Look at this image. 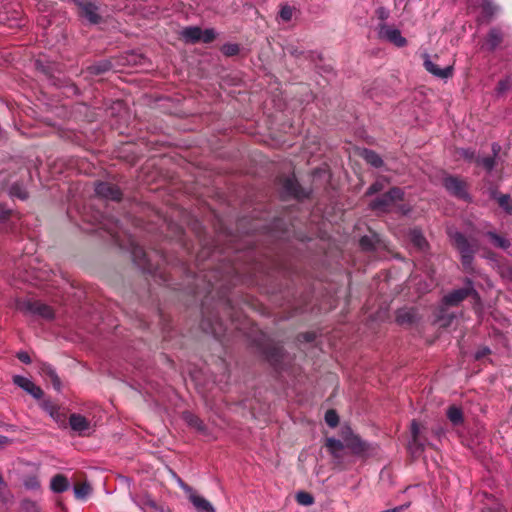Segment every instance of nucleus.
Returning <instances> with one entry per match:
<instances>
[{
    "instance_id": "obj_1",
    "label": "nucleus",
    "mask_w": 512,
    "mask_h": 512,
    "mask_svg": "<svg viewBox=\"0 0 512 512\" xmlns=\"http://www.w3.org/2000/svg\"><path fill=\"white\" fill-rule=\"evenodd\" d=\"M207 299L202 303L201 313V328L204 332L212 334L214 337L219 338L226 330V326L222 319L219 316V310L223 309L226 311L227 315L231 318V321H234L233 318V306L231 300L222 296L217 302L213 309L210 311L207 307Z\"/></svg>"
},
{
    "instance_id": "obj_2",
    "label": "nucleus",
    "mask_w": 512,
    "mask_h": 512,
    "mask_svg": "<svg viewBox=\"0 0 512 512\" xmlns=\"http://www.w3.org/2000/svg\"><path fill=\"white\" fill-rule=\"evenodd\" d=\"M447 234L451 240L452 246L460 255V261L463 270L471 273L474 270L473 262L476 253L479 250V242L476 238H468L462 232L449 228Z\"/></svg>"
},
{
    "instance_id": "obj_3",
    "label": "nucleus",
    "mask_w": 512,
    "mask_h": 512,
    "mask_svg": "<svg viewBox=\"0 0 512 512\" xmlns=\"http://www.w3.org/2000/svg\"><path fill=\"white\" fill-rule=\"evenodd\" d=\"M0 25L9 28H20L25 25L23 11L18 2L0 0Z\"/></svg>"
},
{
    "instance_id": "obj_4",
    "label": "nucleus",
    "mask_w": 512,
    "mask_h": 512,
    "mask_svg": "<svg viewBox=\"0 0 512 512\" xmlns=\"http://www.w3.org/2000/svg\"><path fill=\"white\" fill-rule=\"evenodd\" d=\"M16 308L24 315L35 316L46 321H51L55 317L53 308L39 300L26 299L17 301Z\"/></svg>"
},
{
    "instance_id": "obj_5",
    "label": "nucleus",
    "mask_w": 512,
    "mask_h": 512,
    "mask_svg": "<svg viewBox=\"0 0 512 512\" xmlns=\"http://www.w3.org/2000/svg\"><path fill=\"white\" fill-rule=\"evenodd\" d=\"M280 186V192L283 198H293L296 200H304L310 197V190L305 189L298 182L295 176H280L277 179Z\"/></svg>"
},
{
    "instance_id": "obj_6",
    "label": "nucleus",
    "mask_w": 512,
    "mask_h": 512,
    "mask_svg": "<svg viewBox=\"0 0 512 512\" xmlns=\"http://www.w3.org/2000/svg\"><path fill=\"white\" fill-rule=\"evenodd\" d=\"M463 282L465 284L464 287L455 289L443 297V303L446 306L456 307L468 297H471L476 302H480L481 297L474 288L473 281L470 278H465Z\"/></svg>"
},
{
    "instance_id": "obj_7",
    "label": "nucleus",
    "mask_w": 512,
    "mask_h": 512,
    "mask_svg": "<svg viewBox=\"0 0 512 512\" xmlns=\"http://www.w3.org/2000/svg\"><path fill=\"white\" fill-rule=\"evenodd\" d=\"M442 185L453 197L467 203L472 202V197L468 193V183L463 178L455 175H446L442 179Z\"/></svg>"
},
{
    "instance_id": "obj_8",
    "label": "nucleus",
    "mask_w": 512,
    "mask_h": 512,
    "mask_svg": "<svg viewBox=\"0 0 512 512\" xmlns=\"http://www.w3.org/2000/svg\"><path fill=\"white\" fill-rule=\"evenodd\" d=\"M404 198V192L399 187H392L386 193L381 194L370 203V208L374 211L387 213L391 208Z\"/></svg>"
},
{
    "instance_id": "obj_9",
    "label": "nucleus",
    "mask_w": 512,
    "mask_h": 512,
    "mask_svg": "<svg viewBox=\"0 0 512 512\" xmlns=\"http://www.w3.org/2000/svg\"><path fill=\"white\" fill-rule=\"evenodd\" d=\"M258 347L265 360L273 366L275 370H279L284 357L283 346L271 340H266L263 343H259Z\"/></svg>"
},
{
    "instance_id": "obj_10",
    "label": "nucleus",
    "mask_w": 512,
    "mask_h": 512,
    "mask_svg": "<svg viewBox=\"0 0 512 512\" xmlns=\"http://www.w3.org/2000/svg\"><path fill=\"white\" fill-rule=\"evenodd\" d=\"M508 38L509 34L507 31L499 26H494L489 29L485 37L483 48L488 52H494L501 48L506 43Z\"/></svg>"
},
{
    "instance_id": "obj_11",
    "label": "nucleus",
    "mask_w": 512,
    "mask_h": 512,
    "mask_svg": "<svg viewBox=\"0 0 512 512\" xmlns=\"http://www.w3.org/2000/svg\"><path fill=\"white\" fill-rule=\"evenodd\" d=\"M131 255L134 263L144 272L155 274L158 266L152 262L150 254L139 245L132 244Z\"/></svg>"
},
{
    "instance_id": "obj_12",
    "label": "nucleus",
    "mask_w": 512,
    "mask_h": 512,
    "mask_svg": "<svg viewBox=\"0 0 512 512\" xmlns=\"http://www.w3.org/2000/svg\"><path fill=\"white\" fill-rule=\"evenodd\" d=\"M179 484L180 487L185 491V493L188 494L189 500L197 510L205 512H215V509L212 506V504L202 496L196 494L192 487L184 483L182 480H179Z\"/></svg>"
},
{
    "instance_id": "obj_13",
    "label": "nucleus",
    "mask_w": 512,
    "mask_h": 512,
    "mask_svg": "<svg viewBox=\"0 0 512 512\" xmlns=\"http://www.w3.org/2000/svg\"><path fill=\"white\" fill-rule=\"evenodd\" d=\"M420 320L418 311L414 307L400 308L395 313V321L398 325L410 328Z\"/></svg>"
},
{
    "instance_id": "obj_14",
    "label": "nucleus",
    "mask_w": 512,
    "mask_h": 512,
    "mask_svg": "<svg viewBox=\"0 0 512 512\" xmlns=\"http://www.w3.org/2000/svg\"><path fill=\"white\" fill-rule=\"evenodd\" d=\"M379 37L381 39H385V40L393 43L397 47H404L407 44L406 38H404L401 35V32L399 29H397L393 26H388L384 23L379 25Z\"/></svg>"
},
{
    "instance_id": "obj_15",
    "label": "nucleus",
    "mask_w": 512,
    "mask_h": 512,
    "mask_svg": "<svg viewBox=\"0 0 512 512\" xmlns=\"http://www.w3.org/2000/svg\"><path fill=\"white\" fill-rule=\"evenodd\" d=\"M78 7V13L81 18L89 23H96V5L94 0H74Z\"/></svg>"
},
{
    "instance_id": "obj_16",
    "label": "nucleus",
    "mask_w": 512,
    "mask_h": 512,
    "mask_svg": "<svg viewBox=\"0 0 512 512\" xmlns=\"http://www.w3.org/2000/svg\"><path fill=\"white\" fill-rule=\"evenodd\" d=\"M424 62L423 66L424 68L431 73L432 75L441 78V79H447L452 77L453 75V66H447L445 68H440L437 64H435L429 57L428 54H425L423 56Z\"/></svg>"
},
{
    "instance_id": "obj_17",
    "label": "nucleus",
    "mask_w": 512,
    "mask_h": 512,
    "mask_svg": "<svg viewBox=\"0 0 512 512\" xmlns=\"http://www.w3.org/2000/svg\"><path fill=\"white\" fill-rule=\"evenodd\" d=\"M13 383L32 395L35 399H41L44 395L43 390L39 386L35 385L24 376L15 375L13 377Z\"/></svg>"
},
{
    "instance_id": "obj_18",
    "label": "nucleus",
    "mask_w": 512,
    "mask_h": 512,
    "mask_svg": "<svg viewBox=\"0 0 512 512\" xmlns=\"http://www.w3.org/2000/svg\"><path fill=\"white\" fill-rule=\"evenodd\" d=\"M97 191L98 197H104L116 202H119L122 199V191L118 186L111 183L98 182Z\"/></svg>"
},
{
    "instance_id": "obj_19",
    "label": "nucleus",
    "mask_w": 512,
    "mask_h": 512,
    "mask_svg": "<svg viewBox=\"0 0 512 512\" xmlns=\"http://www.w3.org/2000/svg\"><path fill=\"white\" fill-rule=\"evenodd\" d=\"M86 209L87 207L84 206L81 212V223L79 227L83 232L93 234L96 231V215L93 210L88 212Z\"/></svg>"
},
{
    "instance_id": "obj_20",
    "label": "nucleus",
    "mask_w": 512,
    "mask_h": 512,
    "mask_svg": "<svg viewBox=\"0 0 512 512\" xmlns=\"http://www.w3.org/2000/svg\"><path fill=\"white\" fill-rule=\"evenodd\" d=\"M16 219H19L18 213L6 204L0 203V229L8 230L10 223Z\"/></svg>"
},
{
    "instance_id": "obj_21",
    "label": "nucleus",
    "mask_w": 512,
    "mask_h": 512,
    "mask_svg": "<svg viewBox=\"0 0 512 512\" xmlns=\"http://www.w3.org/2000/svg\"><path fill=\"white\" fill-rule=\"evenodd\" d=\"M420 425L416 420L411 423V435L412 440L409 442L408 448L413 453L422 452L424 450V444L421 442L420 437Z\"/></svg>"
},
{
    "instance_id": "obj_22",
    "label": "nucleus",
    "mask_w": 512,
    "mask_h": 512,
    "mask_svg": "<svg viewBox=\"0 0 512 512\" xmlns=\"http://www.w3.org/2000/svg\"><path fill=\"white\" fill-rule=\"evenodd\" d=\"M69 425L71 429L79 435H84L85 431L89 429L88 420L84 416L76 413L70 415Z\"/></svg>"
},
{
    "instance_id": "obj_23",
    "label": "nucleus",
    "mask_w": 512,
    "mask_h": 512,
    "mask_svg": "<svg viewBox=\"0 0 512 512\" xmlns=\"http://www.w3.org/2000/svg\"><path fill=\"white\" fill-rule=\"evenodd\" d=\"M201 32L202 29L198 26H188L181 31L180 35L186 43L196 44L201 41Z\"/></svg>"
},
{
    "instance_id": "obj_24",
    "label": "nucleus",
    "mask_w": 512,
    "mask_h": 512,
    "mask_svg": "<svg viewBox=\"0 0 512 512\" xmlns=\"http://www.w3.org/2000/svg\"><path fill=\"white\" fill-rule=\"evenodd\" d=\"M70 486L68 478L63 474H56L51 478L50 489L54 493H63Z\"/></svg>"
},
{
    "instance_id": "obj_25",
    "label": "nucleus",
    "mask_w": 512,
    "mask_h": 512,
    "mask_svg": "<svg viewBox=\"0 0 512 512\" xmlns=\"http://www.w3.org/2000/svg\"><path fill=\"white\" fill-rule=\"evenodd\" d=\"M482 16L489 22L499 11V6L492 0H481L479 4Z\"/></svg>"
},
{
    "instance_id": "obj_26",
    "label": "nucleus",
    "mask_w": 512,
    "mask_h": 512,
    "mask_svg": "<svg viewBox=\"0 0 512 512\" xmlns=\"http://www.w3.org/2000/svg\"><path fill=\"white\" fill-rule=\"evenodd\" d=\"M359 245L363 251H375L380 245V239L377 234L372 236L364 235L360 238Z\"/></svg>"
},
{
    "instance_id": "obj_27",
    "label": "nucleus",
    "mask_w": 512,
    "mask_h": 512,
    "mask_svg": "<svg viewBox=\"0 0 512 512\" xmlns=\"http://www.w3.org/2000/svg\"><path fill=\"white\" fill-rule=\"evenodd\" d=\"M346 446L354 454H362L368 450V444L358 436H352L346 440Z\"/></svg>"
},
{
    "instance_id": "obj_28",
    "label": "nucleus",
    "mask_w": 512,
    "mask_h": 512,
    "mask_svg": "<svg viewBox=\"0 0 512 512\" xmlns=\"http://www.w3.org/2000/svg\"><path fill=\"white\" fill-rule=\"evenodd\" d=\"M361 156L368 164L375 168H380L384 164L381 156L373 150L363 149Z\"/></svg>"
},
{
    "instance_id": "obj_29",
    "label": "nucleus",
    "mask_w": 512,
    "mask_h": 512,
    "mask_svg": "<svg viewBox=\"0 0 512 512\" xmlns=\"http://www.w3.org/2000/svg\"><path fill=\"white\" fill-rule=\"evenodd\" d=\"M412 244L419 250H424L428 246V242L420 229L414 228L409 233Z\"/></svg>"
},
{
    "instance_id": "obj_30",
    "label": "nucleus",
    "mask_w": 512,
    "mask_h": 512,
    "mask_svg": "<svg viewBox=\"0 0 512 512\" xmlns=\"http://www.w3.org/2000/svg\"><path fill=\"white\" fill-rule=\"evenodd\" d=\"M42 372L50 380L53 388L59 391L61 389V381L55 369L49 364H44L42 366Z\"/></svg>"
},
{
    "instance_id": "obj_31",
    "label": "nucleus",
    "mask_w": 512,
    "mask_h": 512,
    "mask_svg": "<svg viewBox=\"0 0 512 512\" xmlns=\"http://www.w3.org/2000/svg\"><path fill=\"white\" fill-rule=\"evenodd\" d=\"M447 417L455 426L461 425L464 422L463 412L456 406H450L448 408Z\"/></svg>"
},
{
    "instance_id": "obj_32",
    "label": "nucleus",
    "mask_w": 512,
    "mask_h": 512,
    "mask_svg": "<svg viewBox=\"0 0 512 512\" xmlns=\"http://www.w3.org/2000/svg\"><path fill=\"white\" fill-rule=\"evenodd\" d=\"M325 446L334 458L340 457V452L343 450V443L335 438H327Z\"/></svg>"
},
{
    "instance_id": "obj_33",
    "label": "nucleus",
    "mask_w": 512,
    "mask_h": 512,
    "mask_svg": "<svg viewBox=\"0 0 512 512\" xmlns=\"http://www.w3.org/2000/svg\"><path fill=\"white\" fill-rule=\"evenodd\" d=\"M486 235L489 237L493 245L498 248L506 250L511 246V242L508 239L498 235L495 232L488 231Z\"/></svg>"
},
{
    "instance_id": "obj_34",
    "label": "nucleus",
    "mask_w": 512,
    "mask_h": 512,
    "mask_svg": "<svg viewBox=\"0 0 512 512\" xmlns=\"http://www.w3.org/2000/svg\"><path fill=\"white\" fill-rule=\"evenodd\" d=\"M475 163L478 166L483 167L488 173H490L496 164V159L492 156H477L475 158Z\"/></svg>"
},
{
    "instance_id": "obj_35",
    "label": "nucleus",
    "mask_w": 512,
    "mask_h": 512,
    "mask_svg": "<svg viewBox=\"0 0 512 512\" xmlns=\"http://www.w3.org/2000/svg\"><path fill=\"white\" fill-rule=\"evenodd\" d=\"M91 492V487L85 482L77 483L74 486V496L78 500H85Z\"/></svg>"
},
{
    "instance_id": "obj_36",
    "label": "nucleus",
    "mask_w": 512,
    "mask_h": 512,
    "mask_svg": "<svg viewBox=\"0 0 512 512\" xmlns=\"http://www.w3.org/2000/svg\"><path fill=\"white\" fill-rule=\"evenodd\" d=\"M184 419L191 427H194L199 431H203L205 429L203 421L198 416L190 412H186L184 414Z\"/></svg>"
},
{
    "instance_id": "obj_37",
    "label": "nucleus",
    "mask_w": 512,
    "mask_h": 512,
    "mask_svg": "<svg viewBox=\"0 0 512 512\" xmlns=\"http://www.w3.org/2000/svg\"><path fill=\"white\" fill-rule=\"evenodd\" d=\"M10 194L13 197H17L21 200H25L28 198V192L26 189L19 183H14L10 188Z\"/></svg>"
},
{
    "instance_id": "obj_38",
    "label": "nucleus",
    "mask_w": 512,
    "mask_h": 512,
    "mask_svg": "<svg viewBox=\"0 0 512 512\" xmlns=\"http://www.w3.org/2000/svg\"><path fill=\"white\" fill-rule=\"evenodd\" d=\"M221 52L227 56H236L240 52V46L236 43H226L221 47Z\"/></svg>"
},
{
    "instance_id": "obj_39",
    "label": "nucleus",
    "mask_w": 512,
    "mask_h": 512,
    "mask_svg": "<svg viewBox=\"0 0 512 512\" xmlns=\"http://www.w3.org/2000/svg\"><path fill=\"white\" fill-rule=\"evenodd\" d=\"M497 203L506 213H512V203L509 194L499 195V198H497Z\"/></svg>"
},
{
    "instance_id": "obj_40",
    "label": "nucleus",
    "mask_w": 512,
    "mask_h": 512,
    "mask_svg": "<svg viewBox=\"0 0 512 512\" xmlns=\"http://www.w3.org/2000/svg\"><path fill=\"white\" fill-rule=\"evenodd\" d=\"M20 512H41V510L36 502L25 499L20 504Z\"/></svg>"
},
{
    "instance_id": "obj_41",
    "label": "nucleus",
    "mask_w": 512,
    "mask_h": 512,
    "mask_svg": "<svg viewBox=\"0 0 512 512\" xmlns=\"http://www.w3.org/2000/svg\"><path fill=\"white\" fill-rule=\"evenodd\" d=\"M325 422L331 428H334L339 424V416L334 409H329L326 411Z\"/></svg>"
},
{
    "instance_id": "obj_42",
    "label": "nucleus",
    "mask_w": 512,
    "mask_h": 512,
    "mask_svg": "<svg viewBox=\"0 0 512 512\" xmlns=\"http://www.w3.org/2000/svg\"><path fill=\"white\" fill-rule=\"evenodd\" d=\"M296 500L300 505L309 506L314 503V497L305 491L298 492L296 494Z\"/></svg>"
},
{
    "instance_id": "obj_43",
    "label": "nucleus",
    "mask_w": 512,
    "mask_h": 512,
    "mask_svg": "<svg viewBox=\"0 0 512 512\" xmlns=\"http://www.w3.org/2000/svg\"><path fill=\"white\" fill-rule=\"evenodd\" d=\"M384 187V180H377L369 186V188L365 192V196H372L374 194H377L381 192L384 189Z\"/></svg>"
},
{
    "instance_id": "obj_44",
    "label": "nucleus",
    "mask_w": 512,
    "mask_h": 512,
    "mask_svg": "<svg viewBox=\"0 0 512 512\" xmlns=\"http://www.w3.org/2000/svg\"><path fill=\"white\" fill-rule=\"evenodd\" d=\"M35 67L39 72L43 73L47 77H53L52 67L50 65L44 64L41 60H36Z\"/></svg>"
},
{
    "instance_id": "obj_45",
    "label": "nucleus",
    "mask_w": 512,
    "mask_h": 512,
    "mask_svg": "<svg viewBox=\"0 0 512 512\" xmlns=\"http://www.w3.org/2000/svg\"><path fill=\"white\" fill-rule=\"evenodd\" d=\"M216 38V33L214 31V29H205V30H202L201 32V41L200 42H203V43H211L215 40Z\"/></svg>"
},
{
    "instance_id": "obj_46",
    "label": "nucleus",
    "mask_w": 512,
    "mask_h": 512,
    "mask_svg": "<svg viewBox=\"0 0 512 512\" xmlns=\"http://www.w3.org/2000/svg\"><path fill=\"white\" fill-rule=\"evenodd\" d=\"M37 10L41 13L52 12L54 5L46 0H39L36 4Z\"/></svg>"
},
{
    "instance_id": "obj_47",
    "label": "nucleus",
    "mask_w": 512,
    "mask_h": 512,
    "mask_svg": "<svg viewBox=\"0 0 512 512\" xmlns=\"http://www.w3.org/2000/svg\"><path fill=\"white\" fill-rule=\"evenodd\" d=\"M292 16H293V8L292 7L285 5L281 8L280 17L282 18V20L288 22L292 19Z\"/></svg>"
},
{
    "instance_id": "obj_48",
    "label": "nucleus",
    "mask_w": 512,
    "mask_h": 512,
    "mask_svg": "<svg viewBox=\"0 0 512 512\" xmlns=\"http://www.w3.org/2000/svg\"><path fill=\"white\" fill-rule=\"evenodd\" d=\"M285 51H286V53H288L289 55H291L295 58H299L304 55V51L294 45H288L285 48Z\"/></svg>"
},
{
    "instance_id": "obj_49",
    "label": "nucleus",
    "mask_w": 512,
    "mask_h": 512,
    "mask_svg": "<svg viewBox=\"0 0 512 512\" xmlns=\"http://www.w3.org/2000/svg\"><path fill=\"white\" fill-rule=\"evenodd\" d=\"M51 416L55 419V421L60 425L65 427V415L62 414L58 409H53L51 411Z\"/></svg>"
},
{
    "instance_id": "obj_50",
    "label": "nucleus",
    "mask_w": 512,
    "mask_h": 512,
    "mask_svg": "<svg viewBox=\"0 0 512 512\" xmlns=\"http://www.w3.org/2000/svg\"><path fill=\"white\" fill-rule=\"evenodd\" d=\"M461 156L466 160H471L475 162V158L477 157L475 155V151L471 149H462L460 152Z\"/></svg>"
},
{
    "instance_id": "obj_51",
    "label": "nucleus",
    "mask_w": 512,
    "mask_h": 512,
    "mask_svg": "<svg viewBox=\"0 0 512 512\" xmlns=\"http://www.w3.org/2000/svg\"><path fill=\"white\" fill-rule=\"evenodd\" d=\"M112 68V64L109 61H98V74L108 71Z\"/></svg>"
},
{
    "instance_id": "obj_52",
    "label": "nucleus",
    "mask_w": 512,
    "mask_h": 512,
    "mask_svg": "<svg viewBox=\"0 0 512 512\" xmlns=\"http://www.w3.org/2000/svg\"><path fill=\"white\" fill-rule=\"evenodd\" d=\"M17 358L25 364L31 363V358L27 352L21 351L17 354Z\"/></svg>"
},
{
    "instance_id": "obj_53",
    "label": "nucleus",
    "mask_w": 512,
    "mask_h": 512,
    "mask_svg": "<svg viewBox=\"0 0 512 512\" xmlns=\"http://www.w3.org/2000/svg\"><path fill=\"white\" fill-rule=\"evenodd\" d=\"M376 14H377L378 18L382 21L386 20L389 16V12L384 7H379L376 10Z\"/></svg>"
},
{
    "instance_id": "obj_54",
    "label": "nucleus",
    "mask_w": 512,
    "mask_h": 512,
    "mask_svg": "<svg viewBox=\"0 0 512 512\" xmlns=\"http://www.w3.org/2000/svg\"><path fill=\"white\" fill-rule=\"evenodd\" d=\"M508 88H509V82L507 80H501L498 82V85H497L498 93H503L504 91L508 90Z\"/></svg>"
},
{
    "instance_id": "obj_55",
    "label": "nucleus",
    "mask_w": 512,
    "mask_h": 512,
    "mask_svg": "<svg viewBox=\"0 0 512 512\" xmlns=\"http://www.w3.org/2000/svg\"><path fill=\"white\" fill-rule=\"evenodd\" d=\"M11 442V439H9L7 436L0 435V449L10 445Z\"/></svg>"
},
{
    "instance_id": "obj_56",
    "label": "nucleus",
    "mask_w": 512,
    "mask_h": 512,
    "mask_svg": "<svg viewBox=\"0 0 512 512\" xmlns=\"http://www.w3.org/2000/svg\"><path fill=\"white\" fill-rule=\"evenodd\" d=\"M38 23H39L41 26L46 27V26H48V25H50V24H51V20H49V19H48V16L43 15V16L39 17V19H38Z\"/></svg>"
},
{
    "instance_id": "obj_57",
    "label": "nucleus",
    "mask_w": 512,
    "mask_h": 512,
    "mask_svg": "<svg viewBox=\"0 0 512 512\" xmlns=\"http://www.w3.org/2000/svg\"><path fill=\"white\" fill-rule=\"evenodd\" d=\"M489 193H490V198H492L496 201H497V198H499V195H502L501 193H499V191L496 188H490Z\"/></svg>"
},
{
    "instance_id": "obj_58",
    "label": "nucleus",
    "mask_w": 512,
    "mask_h": 512,
    "mask_svg": "<svg viewBox=\"0 0 512 512\" xmlns=\"http://www.w3.org/2000/svg\"><path fill=\"white\" fill-rule=\"evenodd\" d=\"M500 145L498 143H493L492 144V152H493V155L492 157H494L496 159V157L498 156L499 152H500Z\"/></svg>"
},
{
    "instance_id": "obj_59",
    "label": "nucleus",
    "mask_w": 512,
    "mask_h": 512,
    "mask_svg": "<svg viewBox=\"0 0 512 512\" xmlns=\"http://www.w3.org/2000/svg\"><path fill=\"white\" fill-rule=\"evenodd\" d=\"M209 288H210V290H209V292H208V293H209V294H211V293H212V291H213L214 289H216V288H217V285H216L215 283H212V282L209 280Z\"/></svg>"
},
{
    "instance_id": "obj_60",
    "label": "nucleus",
    "mask_w": 512,
    "mask_h": 512,
    "mask_svg": "<svg viewBox=\"0 0 512 512\" xmlns=\"http://www.w3.org/2000/svg\"><path fill=\"white\" fill-rule=\"evenodd\" d=\"M487 353H490V350L486 348L484 351H482V354H477L476 358H480L482 355H485Z\"/></svg>"
},
{
    "instance_id": "obj_61",
    "label": "nucleus",
    "mask_w": 512,
    "mask_h": 512,
    "mask_svg": "<svg viewBox=\"0 0 512 512\" xmlns=\"http://www.w3.org/2000/svg\"><path fill=\"white\" fill-rule=\"evenodd\" d=\"M306 340H307V341H311V340H312V335H311V334H307V336H306Z\"/></svg>"
}]
</instances>
